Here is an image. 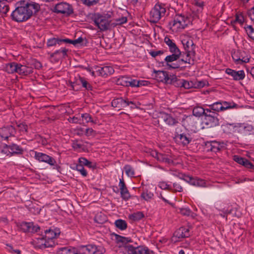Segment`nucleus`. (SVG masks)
I'll return each mask as SVG.
<instances>
[{
    "mask_svg": "<svg viewBox=\"0 0 254 254\" xmlns=\"http://www.w3.org/2000/svg\"><path fill=\"white\" fill-rule=\"evenodd\" d=\"M40 9L39 3L28 0L19 2L18 5L11 14L12 20L21 22L29 19L33 15L36 14Z\"/></svg>",
    "mask_w": 254,
    "mask_h": 254,
    "instance_id": "1",
    "label": "nucleus"
},
{
    "mask_svg": "<svg viewBox=\"0 0 254 254\" xmlns=\"http://www.w3.org/2000/svg\"><path fill=\"white\" fill-rule=\"evenodd\" d=\"M166 12V9L163 4L156 3L150 11V22L153 23H157L161 18L165 16Z\"/></svg>",
    "mask_w": 254,
    "mask_h": 254,
    "instance_id": "2",
    "label": "nucleus"
},
{
    "mask_svg": "<svg viewBox=\"0 0 254 254\" xmlns=\"http://www.w3.org/2000/svg\"><path fill=\"white\" fill-rule=\"evenodd\" d=\"M51 10L56 13L63 14L65 16H69L74 13L72 5L66 2H60L55 4L51 8Z\"/></svg>",
    "mask_w": 254,
    "mask_h": 254,
    "instance_id": "3",
    "label": "nucleus"
},
{
    "mask_svg": "<svg viewBox=\"0 0 254 254\" xmlns=\"http://www.w3.org/2000/svg\"><path fill=\"white\" fill-rule=\"evenodd\" d=\"M69 84L71 89L74 91H79L82 88L87 90H92V86L86 79L79 75L75 76L74 81H69Z\"/></svg>",
    "mask_w": 254,
    "mask_h": 254,
    "instance_id": "4",
    "label": "nucleus"
},
{
    "mask_svg": "<svg viewBox=\"0 0 254 254\" xmlns=\"http://www.w3.org/2000/svg\"><path fill=\"white\" fill-rule=\"evenodd\" d=\"M189 22L188 18L182 14H176L169 24L173 31H178L184 29Z\"/></svg>",
    "mask_w": 254,
    "mask_h": 254,
    "instance_id": "5",
    "label": "nucleus"
},
{
    "mask_svg": "<svg viewBox=\"0 0 254 254\" xmlns=\"http://www.w3.org/2000/svg\"><path fill=\"white\" fill-rule=\"evenodd\" d=\"M207 110L215 113L223 111L230 109L236 108L238 105L234 102H229L224 101L216 102L212 104L207 105Z\"/></svg>",
    "mask_w": 254,
    "mask_h": 254,
    "instance_id": "6",
    "label": "nucleus"
},
{
    "mask_svg": "<svg viewBox=\"0 0 254 254\" xmlns=\"http://www.w3.org/2000/svg\"><path fill=\"white\" fill-rule=\"evenodd\" d=\"M219 114L210 110H207L206 113L203 117L202 123L207 128L214 127L220 125Z\"/></svg>",
    "mask_w": 254,
    "mask_h": 254,
    "instance_id": "7",
    "label": "nucleus"
},
{
    "mask_svg": "<svg viewBox=\"0 0 254 254\" xmlns=\"http://www.w3.org/2000/svg\"><path fill=\"white\" fill-rule=\"evenodd\" d=\"M92 19L100 31H104L109 29L111 21L105 18L102 14L94 13L92 16Z\"/></svg>",
    "mask_w": 254,
    "mask_h": 254,
    "instance_id": "8",
    "label": "nucleus"
},
{
    "mask_svg": "<svg viewBox=\"0 0 254 254\" xmlns=\"http://www.w3.org/2000/svg\"><path fill=\"white\" fill-rule=\"evenodd\" d=\"M232 57L237 64H243L247 63L250 58L247 52L241 50H235L232 52Z\"/></svg>",
    "mask_w": 254,
    "mask_h": 254,
    "instance_id": "9",
    "label": "nucleus"
},
{
    "mask_svg": "<svg viewBox=\"0 0 254 254\" xmlns=\"http://www.w3.org/2000/svg\"><path fill=\"white\" fill-rule=\"evenodd\" d=\"M60 234L59 230H55L50 228L44 230V237L45 238L44 245L46 247H53L55 245L54 239Z\"/></svg>",
    "mask_w": 254,
    "mask_h": 254,
    "instance_id": "10",
    "label": "nucleus"
},
{
    "mask_svg": "<svg viewBox=\"0 0 254 254\" xmlns=\"http://www.w3.org/2000/svg\"><path fill=\"white\" fill-rule=\"evenodd\" d=\"M226 143L223 141H210L205 142V149L207 152L217 153L226 148Z\"/></svg>",
    "mask_w": 254,
    "mask_h": 254,
    "instance_id": "11",
    "label": "nucleus"
},
{
    "mask_svg": "<svg viewBox=\"0 0 254 254\" xmlns=\"http://www.w3.org/2000/svg\"><path fill=\"white\" fill-rule=\"evenodd\" d=\"M175 141L183 146H186L192 141V138L189 133L175 132L174 137Z\"/></svg>",
    "mask_w": 254,
    "mask_h": 254,
    "instance_id": "12",
    "label": "nucleus"
},
{
    "mask_svg": "<svg viewBox=\"0 0 254 254\" xmlns=\"http://www.w3.org/2000/svg\"><path fill=\"white\" fill-rule=\"evenodd\" d=\"M18 227L24 233H35L39 232L40 230V226L38 225H35L32 222L23 221L19 223Z\"/></svg>",
    "mask_w": 254,
    "mask_h": 254,
    "instance_id": "13",
    "label": "nucleus"
},
{
    "mask_svg": "<svg viewBox=\"0 0 254 254\" xmlns=\"http://www.w3.org/2000/svg\"><path fill=\"white\" fill-rule=\"evenodd\" d=\"M34 157L39 162L47 163L50 166H55L57 165L56 161L54 158L42 152L35 151Z\"/></svg>",
    "mask_w": 254,
    "mask_h": 254,
    "instance_id": "14",
    "label": "nucleus"
},
{
    "mask_svg": "<svg viewBox=\"0 0 254 254\" xmlns=\"http://www.w3.org/2000/svg\"><path fill=\"white\" fill-rule=\"evenodd\" d=\"M16 133L15 128L11 125L0 128V140H7L9 137L14 136Z\"/></svg>",
    "mask_w": 254,
    "mask_h": 254,
    "instance_id": "15",
    "label": "nucleus"
},
{
    "mask_svg": "<svg viewBox=\"0 0 254 254\" xmlns=\"http://www.w3.org/2000/svg\"><path fill=\"white\" fill-rule=\"evenodd\" d=\"M195 52L186 51L181 52V61L182 63H187L190 65L194 64V59L195 57Z\"/></svg>",
    "mask_w": 254,
    "mask_h": 254,
    "instance_id": "16",
    "label": "nucleus"
},
{
    "mask_svg": "<svg viewBox=\"0 0 254 254\" xmlns=\"http://www.w3.org/2000/svg\"><path fill=\"white\" fill-rule=\"evenodd\" d=\"M130 104L135 106V104L133 101H129L127 99H124L123 98H118L114 99L111 102L112 106L114 108L122 109L127 107Z\"/></svg>",
    "mask_w": 254,
    "mask_h": 254,
    "instance_id": "17",
    "label": "nucleus"
},
{
    "mask_svg": "<svg viewBox=\"0 0 254 254\" xmlns=\"http://www.w3.org/2000/svg\"><path fill=\"white\" fill-rule=\"evenodd\" d=\"M185 181L190 185L198 187H206V182L204 180L191 176H185Z\"/></svg>",
    "mask_w": 254,
    "mask_h": 254,
    "instance_id": "18",
    "label": "nucleus"
},
{
    "mask_svg": "<svg viewBox=\"0 0 254 254\" xmlns=\"http://www.w3.org/2000/svg\"><path fill=\"white\" fill-rule=\"evenodd\" d=\"M171 75L166 71L158 70L155 71V79L159 82L168 84Z\"/></svg>",
    "mask_w": 254,
    "mask_h": 254,
    "instance_id": "19",
    "label": "nucleus"
},
{
    "mask_svg": "<svg viewBox=\"0 0 254 254\" xmlns=\"http://www.w3.org/2000/svg\"><path fill=\"white\" fill-rule=\"evenodd\" d=\"M95 69L96 74L103 77H106L114 72L113 67L111 66H97Z\"/></svg>",
    "mask_w": 254,
    "mask_h": 254,
    "instance_id": "20",
    "label": "nucleus"
},
{
    "mask_svg": "<svg viewBox=\"0 0 254 254\" xmlns=\"http://www.w3.org/2000/svg\"><path fill=\"white\" fill-rule=\"evenodd\" d=\"M233 160L238 164L243 165L246 168L254 171V165L246 158L235 155L233 156Z\"/></svg>",
    "mask_w": 254,
    "mask_h": 254,
    "instance_id": "21",
    "label": "nucleus"
},
{
    "mask_svg": "<svg viewBox=\"0 0 254 254\" xmlns=\"http://www.w3.org/2000/svg\"><path fill=\"white\" fill-rule=\"evenodd\" d=\"M225 72L231 76L233 79L234 80L238 81L242 80L244 79L245 77V73L243 70L236 71L231 68H227Z\"/></svg>",
    "mask_w": 254,
    "mask_h": 254,
    "instance_id": "22",
    "label": "nucleus"
},
{
    "mask_svg": "<svg viewBox=\"0 0 254 254\" xmlns=\"http://www.w3.org/2000/svg\"><path fill=\"white\" fill-rule=\"evenodd\" d=\"M119 186L120 189L121 197L124 200H128L130 198V195L123 178L120 179Z\"/></svg>",
    "mask_w": 254,
    "mask_h": 254,
    "instance_id": "23",
    "label": "nucleus"
},
{
    "mask_svg": "<svg viewBox=\"0 0 254 254\" xmlns=\"http://www.w3.org/2000/svg\"><path fill=\"white\" fill-rule=\"evenodd\" d=\"M225 126L230 129V132L243 133L245 131L244 124H226Z\"/></svg>",
    "mask_w": 254,
    "mask_h": 254,
    "instance_id": "24",
    "label": "nucleus"
},
{
    "mask_svg": "<svg viewBox=\"0 0 254 254\" xmlns=\"http://www.w3.org/2000/svg\"><path fill=\"white\" fill-rule=\"evenodd\" d=\"M190 229L185 227H181L174 233V237L178 239L185 238L190 237Z\"/></svg>",
    "mask_w": 254,
    "mask_h": 254,
    "instance_id": "25",
    "label": "nucleus"
},
{
    "mask_svg": "<svg viewBox=\"0 0 254 254\" xmlns=\"http://www.w3.org/2000/svg\"><path fill=\"white\" fill-rule=\"evenodd\" d=\"M182 43L183 45L184 51L195 52V45L190 38L187 37L182 39Z\"/></svg>",
    "mask_w": 254,
    "mask_h": 254,
    "instance_id": "26",
    "label": "nucleus"
},
{
    "mask_svg": "<svg viewBox=\"0 0 254 254\" xmlns=\"http://www.w3.org/2000/svg\"><path fill=\"white\" fill-rule=\"evenodd\" d=\"M64 43L71 44L74 46H78V45L81 46H86L88 43V41L86 38H83L82 37H79L77 39L75 40H70L66 38L65 40H64Z\"/></svg>",
    "mask_w": 254,
    "mask_h": 254,
    "instance_id": "27",
    "label": "nucleus"
},
{
    "mask_svg": "<svg viewBox=\"0 0 254 254\" xmlns=\"http://www.w3.org/2000/svg\"><path fill=\"white\" fill-rule=\"evenodd\" d=\"M16 73L21 75H27L33 72L32 67L17 63Z\"/></svg>",
    "mask_w": 254,
    "mask_h": 254,
    "instance_id": "28",
    "label": "nucleus"
},
{
    "mask_svg": "<svg viewBox=\"0 0 254 254\" xmlns=\"http://www.w3.org/2000/svg\"><path fill=\"white\" fill-rule=\"evenodd\" d=\"M45 242V238L44 234H41V237L36 238L32 242L33 245L36 249H43L46 248H50L51 247H46L44 245Z\"/></svg>",
    "mask_w": 254,
    "mask_h": 254,
    "instance_id": "29",
    "label": "nucleus"
},
{
    "mask_svg": "<svg viewBox=\"0 0 254 254\" xmlns=\"http://www.w3.org/2000/svg\"><path fill=\"white\" fill-rule=\"evenodd\" d=\"M9 148L10 156L14 155H21L24 152L23 149L20 146L15 143H12L8 145Z\"/></svg>",
    "mask_w": 254,
    "mask_h": 254,
    "instance_id": "30",
    "label": "nucleus"
},
{
    "mask_svg": "<svg viewBox=\"0 0 254 254\" xmlns=\"http://www.w3.org/2000/svg\"><path fill=\"white\" fill-rule=\"evenodd\" d=\"M76 248L71 246L61 247L57 251V254H76Z\"/></svg>",
    "mask_w": 254,
    "mask_h": 254,
    "instance_id": "31",
    "label": "nucleus"
},
{
    "mask_svg": "<svg viewBox=\"0 0 254 254\" xmlns=\"http://www.w3.org/2000/svg\"><path fill=\"white\" fill-rule=\"evenodd\" d=\"M161 115L163 121L169 126H174L178 123V121L170 114L165 113H161Z\"/></svg>",
    "mask_w": 254,
    "mask_h": 254,
    "instance_id": "32",
    "label": "nucleus"
},
{
    "mask_svg": "<svg viewBox=\"0 0 254 254\" xmlns=\"http://www.w3.org/2000/svg\"><path fill=\"white\" fill-rule=\"evenodd\" d=\"M164 42L168 46L169 50L171 53L181 52L175 42L169 37H166L164 39Z\"/></svg>",
    "mask_w": 254,
    "mask_h": 254,
    "instance_id": "33",
    "label": "nucleus"
},
{
    "mask_svg": "<svg viewBox=\"0 0 254 254\" xmlns=\"http://www.w3.org/2000/svg\"><path fill=\"white\" fill-rule=\"evenodd\" d=\"M183 79H179L175 75H171L170 79L169 81L168 84H171L176 87H183Z\"/></svg>",
    "mask_w": 254,
    "mask_h": 254,
    "instance_id": "34",
    "label": "nucleus"
},
{
    "mask_svg": "<svg viewBox=\"0 0 254 254\" xmlns=\"http://www.w3.org/2000/svg\"><path fill=\"white\" fill-rule=\"evenodd\" d=\"M207 108L204 109L201 107H195L192 110V114L193 116L197 117L203 116L205 115L206 113V110Z\"/></svg>",
    "mask_w": 254,
    "mask_h": 254,
    "instance_id": "35",
    "label": "nucleus"
},
{
    "mask_svg": "<svg viewBox=\"0 0 254 254\" xmlns=\"http://www.w3.org/2000/svg\"><path fill=\"white\" fill-rule=\"evenodd\" d=\"M172 53V55L167 56L165 59V61L167 64L177 61L180 58L181 56V52Z\"/></svg>",
    "mask_w": 254,
    "mask_h": 254,
    "instance_id": "36",
    "label": "nucleus"
},
{
    "mask_svg": "<svg viewBox=\"0 0 254 254\" xmlns=\"http://www.w3.org/2000/svg\"><path fill=\"white\" fill-rule=\"evenodd\" d=\"M65 39H60L58 38H52L49 39L47 42V46L48 47H52L56 45V44L61 45L62 43H64Z\"/></svg>",
    "mask_w": 254,
    "mask_h": 254,
    "instance_id": "37",
    "label": "nucleus"
},
{
    "mask_svg": "<svg viewBox=\"0 0 254 254\" xmlns=\"http://www.w3.org/2000/svg\"><path fill=\"white\" fill-rule=\"evenodd\" d=\"M17 63L12 62L8 63L5 65V70L8 73H16Z\"/></svg>",
    "mask_w": 254,
    "mask_h": 254,
    "instance_id": "38",
    "label": "nucleus"
},
{
    "mask_svg": "<svg viewBox=\"0 0 254 254\" xmlns=\"http://www.w3.org/2000/svg\"><path fill=\"white\" fill-rule=\"evenodd\" d=\"M143 217H144V214L141 211L134 212L128 216L129 219L134 221H138Z\"/></svg>",
    "mask_w": 254,
    "mask_h": 254,
    "instance_id": "39",
    "label": "nucleus"
},
{
    "mask_svg": "<svg viewBox=\"0 0 254 254\" xmlns=\"http://www.w3.org/2000/svg\"><path fill=\"white\" fill-rule=\"evenodd\" d=\"M9 6L6 0H0V13L6 14L9 11Z\"/></svg>",
    "mask_w": 254,
    "mask_h": 254,
    "instance_id": "40",
    "label": "nucleus"
},
{
    "mask_svg": "<svg viewBox=\"0 0 254 254\" xmlns=\"http://www.w3.org/2000/svg\"><path fill=\"white\" fill-rule=\"evenodd\" d=\"M154 196L153 193L146 189H144L141 194V197L146 201L151 199Z\"/></svg>",
    "mask_w": 254,
    "mask_h": 254,
    "instance_id": "41",
    "label": "nucleus"
},
{
    "mask_svg": "<svg viewBox=\"0 0 254 254\" xmlns=\"http://www.w3.org/2000/svg\"><path fill=\"white\" fill-rule=\"evenodd\" d=\"M78 162L82 165L85 166L89 168L94 169L96 167L95 165H93L91 161H89L84 157H80L78 159Z\"/></svg>",
    "mask_w": 254,
    "mask_h": 254,
    "instance_id": "42",
    "label": "nucleus"
},
{
    "mask_svg": "<svg viewBox=\"0 0 254 254\" xmlns=\"http://www.w3.org/2000/svg\"><path fill=\"white\" fill-rule=\"evenodd\" d=\"M115 225L121 230H125L127 228V223L125 220L119 219L115 221Z\"/></svg>",
    "mask_w": 254,
    "mask_h": 254,
    "instance_id": "43",
    "label": "nucleus"
},
{
    "mask_svg": "<svg viewBox=\"0 0 254 254\" xmlns=\"http://www.w3.org/2000/svg\"><path fill=\"white\" fill-rule=\"evenodd\" d=\"M139 246L134 247L131 245H127L125 246V250L128 254H138Z\"/></svg>",
    "mask_w": 254,
    "mask_h": 254,
    "instance_id": "44",
    "label": "nucleus"
},
{
    "mask_svg": "<svg viewBox=\"0 0 254 254\" xmlns=\"http://www.w3.org/2000/svg\"><path fill=\"white\" fill-rule=\"evenodd\" d=\"M128 77L127 76H120L116 80V83L118 85L124 86H127Z\"/></svg>",
    "mask_w": 254,
    "mask_h": 254,
    "instance_id": "45",
    "label": "nucleus"
},
{
    "mask_svg": "<svg viewBox=\"0 0 254 254\" xmlns=\"http://www.w3.org/2000/svg\"><path fill=\"white\" fill-rule=\"evenodd\" d=\"M81 117L82 118V121L83 122V123H96V122L92 119L91 116L88 113L82 114H81Z\"/></svg>",
    "mask_w": 254,
    "mask_h": 254,
    "instance_id": "46",
    "label": "nucleus"
},
{
    "mask_svg": "<svg viewBox=\"0 0 254 254\" xmlns=\"http://www.w3.org/2000/svg\"><path fill=\"white\" fill-rule=\"evenodd\" d=\"M124 170L127 176L130 177H134L135 175L134 170L130 165H126L124 167Z\"/></svg>",
    "mask_w": 254,
    "mask_h": 254,
    "instance_id": "47",
    "label": "nucleus"
},
{
    "mask_svg": "<svg viewBox=\"0 0 254 254\" xmlns=\"http://www.w3.org/2000/svg\"><path fill=\"white\" fill-rule=\"evenodd\" d=\"M246 31L249 37L254 40V28L252 25H248L245 27Z\"/></svg>",
    "mask_w": 254,
    "mask_h": 254,
    "instance_id": "48",
    "label": "nucleus"
},
{
    "mask_svg": "<svg viewBox=\"0 0 254 254\" xmlns=\"http://www.w3.org/2000/svg\"><path fill=\"white\" fill-rule=\"evenodd\" d=\"M115 21L116 23H113L111 24V25H113L114 26H115L117 25H121L126 23L127 22V17L122 16L121 18L116 19Z\"/></svg>",
    "mask_w": 254,
    "mask_h": 254,
    "instance_id": "49",
    "label": "nucleus"
},
{
    "mask_svg": "<svg viewBox=\"0 0 254 254\" xmlns=\"http://www.w3.org/2000/svg\"><path fill=\"white\" fill-rule=\"evenodd\" d=\"M158 187L162 190H168L170 191L173 190L172 187L165 182H159Z\"/></svg>",
    "mask_w": 254,
    "mask_h": 254,
    "instance_id": "50",
    "label": "nucleus"
},
{
    "mask_svg": "<svg viewBox=\"0 0 254 254\" xmlns=\"http://www.w3.org/2000/svg\"><path fill=\"white\" fill-rule=\"evenodd\" d=\"M137 80L132 79L130 77H128V83L127 87H138L137 84Z\"/></svg>",
    "mask_w": 254,
    "mask_h": 254,
    "instance_id": "51",
    "label": "nucleus"
},
{
    "mask_svg": "<svg viewBox=\"0 0 254 254\" xmlns=\"http://www.w3.org/2000/svg\"><path fill=\"white\" fill-rule=\"evenodd\" d=\"M7 251L13 254H21V251L18 249H14L13 246L10 244H6Z\"/></svg>",
    "mask_w": 254,
    "mask_h": 254,
    "instance_id": "52",
    "label": "nucleus"
},
{
    "mask_svg": "<svg viewBox=\"0 0 254 254\" xmlns=\"http://www.w3.org/2000/svg\"><path fill=\"white\" fill-rule=\"evenodd\" d=\"M181 63H182V62L181 61H179L178 62H177L176 63H171L168 64H167V65L168 68L169 69L178 68L180 67Z\"/></svg>",
    "mask_w": 254,
    "mask_h": 254,
    "instance_id": "53",
    "label": "nucleus"
},
{
    "mask_svg": "<svg viewBox=\"0 0 254 254\" xmlns=\"http://www.w3.org/2000/svg\"><path fill=\"white\" fill-rule=\"evenodd\" d=\"M195 86V84L191 81L184 80L183 81V86L185 89H190Z\"/></svg>",
    "mask_w": 254,
    "mask_h": 254,
    "instance_id": "54",
    "label": "nucleus"
},
{
    "mask_svg": "<svg viewBox=\"0 0 254 254\" xmlns=\"http://www.w3.org/2000/svg\"><path fill=\"white\" fill-rule=\"evenodd\" d=\"M86 249L87 253V254H94L96 252V247L94 245H87Z\"/></svg>",
    "mask_w": 254,
    "mask_h": 254,
    "instance_id": "55",
    "label": "nucleus"
},
{
    "mask_svg": "<svg viewBox=\"0 0 254 254\" xmlns=\"http://www.w3.org/2000/svg\"><path fill=\"white\" fill-rule=\"evenodd\" d=\"M180 212L184 216H189L191 213V211L190 208L188 207L181 208H180Z\"/></svg>",
    "mask_w": 254,
    "mask_h": 254,
    "instance_id": "56",
    "label": "nucleus"
},
{
    "mask_svg": "<svg viewBox=\"0 0 254 254\" xmlns=\"http://www.w3.org/2000/svg\"><path fill=\"white\" fill-rule=\"evenodd\" d=\"M77 171L79 172L82 176L86 177L87 176V172L84 169L83 166L80 163H79V166L77 168Z\"/></svg>",
    "mask_w": 254,
    "mask_h": 254,
    "instance_id": "57",
    "label": "nucleus"
},
{
    "mask_svg": "<svg viewBox=\"0 0 254 254\" xmlns=\"http://www.w3.org/2000/svg\"><path fill=\"white\" fill-rule=\"evenodd\" d=\"M173 186L174 189H173V190H171V191L182 192L183 191V187L181 186L180 184L177 183H174L173 184Z\"/></svg>",
    "mask_w": 254,
    "mask_h": 254,
    "instance_id": "58",
    "label": "nucleus"
},
{
    "mask_svg": "<svg viewBox=\"0 0 254 254\" xmlns=\"http://www.w3.org/2000/svg\"><path fill=\"white\" fill-rule=\"evenodd\" d=\"M76 254H87V251L86 246H81L76 248Z\"/></svg>",
    "mask_w": 254,
    "mask_h": 254,
    "instance_id": "59",
    "label": "nucleus"
},
{
    "mask_svg": "<svg viewBox=\"0 0 254 254\" xmlns=\"http://www.w3.org/2000/svg\"><path fill=\"white\" fill-rule=\"evenodd\" d=\"M17 127L20 132H27L28 129V127L26 125L23 123H20L17 124Z\"/></svg>",
    "mask_w": 254,
    "mask_h": 254,
    "instance_id": "60",
    "label": "nucleus"
},
{
    "mask_svg": "<svg viewBox=\"0 0 254 254\" xmlns=\"http://www.w3.org/2000/svg\"><path fill=\"white\" fill-rule=\"evenodd\" d=\"M8 146V145L5 144L3 146V148L2 149H1L0 152L3 154H6L7 156H10V151H9L10 150H9V148Z\"/></svg>",
    "mask_w": 254,
    "mask_h": 254,
    "instance_id": "61",
    "label": "nucleus"
},
{
    "mask_svg": "<svg viewBox=\"0 0 254 254\" xmlns=\"http://www.w3.org/2000/svg\"><path fill=\"white\" fill-rule=\"evenodd\" d=\"M50 57L51 58L55 57V58H57L58 59H61V58H63V57H62L61 53L60 50H57L55 52H54V53H52L50 55Z\"/></svg>",
    "mask_w": 254,
    "mask_h": 254,
    "instance_id": "62",
    "label": "nucleus"
},
{
    "mask_svg": "<svg viewBox=\"0 0 254 254\" xmlns=\"http://www.w3.org/2000/svg\"><path fill=\"white\" fill-rule=\"evenodd\" d=\"M112 236L115 237V240L117 243H122L123 239H124L123 236H120L115 233H113Z\"/></svg>",
    "mask_w": 254,
    "mask_h": 254,
    "instance_id": "63",
    "label": "nucleus"
},
{
    "mask_svg": "<svg viewBox=\"0 0 254 254\" xmlns=\"http://www.w3.org/2000/svg\"><path fill=\"white\" fill-rule=\"evenodd\" d=\"M248 15L252 21H254V6L248 10Z\"/></svg>",
    "mask_w": 254,
    "mask_h": 254,
    "instance_id": "64",
    "label": "nucleus"
}]
</instances>
